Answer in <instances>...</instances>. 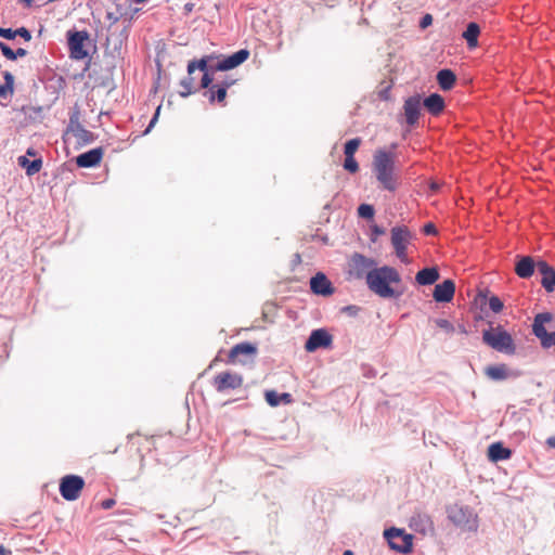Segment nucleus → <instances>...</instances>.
I'll return each mask as SVG.
<instances>
[{
	"label": "nucleus",
	"instance_id": "nucleus-33",
	"mask_svg": "<svg viewBox=\"0 0 555 555\" xmlns=\"http://www.w3.org/2000/svg\"><path fill=\"white\" fill-rule=\"evenodd\" d=\"M181 87L183 90L180 91L182 96H188L193 92L194 79L192 75L181 81Z\"/></svg>",
	"mask_w": 555,
	"mask_h": 555
},
{
	"label": "nucleus",
	"instance_id": "nucleus-29",
	"mask_svg": "<svg viewBox=\"0 0 555 555\" xmlns=\"http://www.w3.org/2000/svg\"><path fill=\"white\" fill-rule=\"evenodd\" d=\"M485 374L493 380H504L508 378V367L505 364L490 365L486 367Z\"/></svg>",
	"mask_w": 555,
	"mask_h": 555
},
{
	"label": "nucleus",
	"instance_id": "nucleus-13",
	"mask_svg": "<svg viewBox=\"0 0 555 555\" xmlns=\"http://www.w3.org/2000/svg\"><path fill=\"white\" fill-rule=\"evenodd\" d=\"M333 336L324 328L314 330L305 344L308 352H313L319 348H328L332 346Z\"/></svg>",
	"mask_w": 555,
	"mask_h": 555
},
{
	"label": "nucleus",
	"instance_id": "nucleus-35",
	"mask_svg": "<svg viewBox=\"0 0 555 555\" xmlns=\"http://www.w3.org/2000/svg\"><path fill=\"white\" fill-rule=\"evenodd\" d=\"M488 305H489V308L494 313H500L504 308L503 301L498 296H491L489 298Z\"/></svg>",
	"mask_w": 555,
	"mask_h": 555
},
{
	"label": "nucleus",
	"instance_id": "nucleus-48",
	"mask_svg": "<svg viewBox=\"0 0 555 555\" xmlns=\"http://www.w3.org/2000/svg\"><path fill=\"white\" fill-rule=\"evenodd\" d=\"M115 500L114 499H106L104 501L101 502V506L103 509H109L112 508L114 505H115Z\"/></svg>",
	"mask_w": 555,
	"mask_h": 555
},
{
	"label": "nucleus",
	"instance_id": "nucleus-34",
	"mask_svg": "<svg viewBox=\"0 0 555 555\" xmlns=\"http://www.w3.org/2000/svg\"><path fill=\"white\" fill-rule=\"evenodd\" d=\"M344 168L351 173L359 171V164L354 156H345Z\"/></svg>",
	"mask_w": 555,
	"mask_h": 555
},
{
	"label": "nucleus",
	"instance_id": "nucleus-57",
	"mask_svg": "<svg viewBox=\"0 0 555 555\" xmlns=\"http://www.w3.org/2000/svg\"><path fill=\"white\" fill-rule=\"evenodd\" d=\"M22 3H24L26 7H31L33 5V2L34 0H20Z\"/></svg>",
	"mask_w": 555,
	"mask_h": 555
},
{
	"label": "nucleus",
	"instance_id": "nucleus-12",
	"mask_svg": "<svg viewBox=\"0 0 555 555\" xmlns=\"http://www.w3.org/2000/svg\"><path fill=\"white\" fill-rule=\"evenodd\" d=\"M88 37L87 31L68 33V48L72 59L83 60L88 56V51L85 48Z\"/></svg>",
	"mask_w": 555,
	"mask_h": 555
},
{
	"label": "nucleus",
	"instance_id": "nucleus-28",
	"mask_svg": "<svg viewBox=\"0 0 555 555\" xmlns=\"http://www.w3.org/2000/svg\"><path fill=\"white\" fill-rule=\"evenodd\" d=\"M480 34V27L476 23H469L466 30L463 33V38L466 40L469 49H474L478 46V36Z\"/></svg>",
	"mask_w": 555,
	"mask_h": 555
},
{
	"label": "nucleus",
	"instance_id": "nucleus-55",
	"mask_svg": "<svg viewBox=\"0 0 555 555\" xmlns=\"http://www.w3.org/2000/svg\"><path fill=\"white\" fill-rule=\"evenodd\" d=\"M546 444L550 448L555 449V436L548 437L546 440Z\"/></svg>",
	"mask_w": 555,
	"mask_h": 555
},
{
	"label": "nucleus",
	"instance_id": "nucleus-8",
	"mask_svg": "<svg viewBox=\"0 0 555 555\" xmlns=\"http://www.w3.org/2000/svg\"><path fill=\"white\" fill-rule=\"evenodd\" d=\"M384 537L388 541L391 550L402 554H409L412 552L413 537L405 533L404 530L397 528L386 529L384 531Z\"/></svg>",
	"mask_w": 555,
	"mask_h": 555
},
{
	"label": "nucleus",
	"instance_id": "nucleus-18",
	"mask_svg": "<svg viewBox=\"0 0 555 555\" xmlns=\"http://www.w3.org/2000/svg\"><path fill=\"white\" fill-rule=\"evenodd\" d=\"M455 293V284L452 280H444L440 284H436L433 297L437 302H450Z\"/></svg>",
	"mask_w": 555,
	"mask_h": 555
},
{
	"label": "nucleus",
	"instance_id": "nucleus-58",
	"mask_svg": "<svg viewBox=\"0 0 555 555\" xmlns=\"http://www.w3.org/2000/svg\"><path fill=\"white\" fill-rule=\"evenodd\" d=\"M0 555H7V551L2 545H0Z\"/></svg>",
	"mask_w": 555,
	"mask_h": 555
},
{
	"label": "nucleus",
	"instance_id": "nucleus-26",
	"mask_svg": "<svg viewBox=\"0 0 555 555\" xmlns=\"http://www.w3.org/2000/svg\"><path fill=\"white\" fill-rule=\"evenodd\" d=\"M17 164L25 169L27 176H34L38 173L42 168V159L37 158L34 160H29L27 156H20L17 158Z\"/></svg>",
	"mask_w": 555,
	"mask_h": 555
},
{
	"label": "nucleus",
	"instance_id": "nucleus-37",
	"mask_svg": "<svg viewBox=\"0 0 555 555\" xmlns=\"http://www.w3.org/2000/svg\"><path fill=\"white\" fill-rule=\"evenodd\" d=\"M266 401L271 406H278L281 403L280 395L274 390H268L264 393Z\"/></svg>",
	"mask_w": 555,
	"mask_h": 555
},
{
	"label": "nucleus",
	"instance_id": "nucleus-25",
	"mask_svg": "<svg viewBox=\"0 0 555 555\" xmlns=\"http://www.w3.org/2000/svg\"><path fill=\"white\" fill-rule=\"evenodd\" d=\"M511 455L512 451L507 448H504L500 442L492 443L488 448V457L492 462L507 460L511 457Z\"/></svg>",
	"mask_w": 555,
	"mask_h": 555
},
{
	"label": "nucleus",
	"instance_id": "nucleus-32",
	"mask_svg": "<svg viewBox=\"0 0 555 555\" xmlns=\"http://www.w3.org/2000/svg\"><path fill=\"white\" fill-rule=\"evenodd\" d=\"M361 139L354 138L346 142L344 147V154L345 156H354V153L358 151L359 146L361 145Z\"/></svg>",
	"mask_w": 555,
	"mask_h": 555
},
{
	"label": "nucleus",
	"instance_id": "nucleus-53",
	"mask_svg": "<svg viewBox=\"0 0 555 555\" xmlns=\"http://www.w3.org/2000/svg\"><path fill=\"white\" fill-rule=\"evenodd\" d=\"M26 54H27V51H26L25 49H23V48H18V49L15 51V53H14V55H15V60H16L17 57H23V56H25Z\"/></svg>",
	"mask_w": 555,
	"mask_h": 555
},
{
	"label": "nucleus",
	"instance_id": "nucleus-49",
	"mask_svg": "<svg viewBox=\"0 0 555 555\" xmlns=\"http://www.w3.org/2000/svg\"><path fill=\"white\" fill-rule=\"evenodd\" d=\"M159 109H160V106H158V108L156 109V113L155 115L153 116L147 129L145 130V133L150 131V129L155 125V122L157 121V118H158V115H159Z\"/></svg>",
	"mask_w": 555,
	"mask_h": 555
},
{
	"label": "nucleus",
	"instance_id": "nucleus-23",
	"mask_svg": "<svg viewBox=\"0 0 555 555\" xmlns=\"http://www.w3.org/2000/svg\"><path fill=\"white\" fill-rule=\"evenodd\" d=\"M439 271L437 268H425L420 270L415 275V281L420 285H431L435 284L439 280Z\"/></svg>",
	"mask_w": 555,
	"mask_h": 555
},
{
	"label": "nucleus",
	"instance_id": "nucleus-52",
	"mask_svg": "<svg viewBox=\"0 0 555 555\" xmlns=\"http://www.w3.org/2000/svg\"><path fill=\"white\" fill-rule=\"evenodd\" d=\"M195 4L193 2H188L184 4V13L188 15L194 10Z\"/></svg>",
	"mask_w": 555,
	"mask_h": 555
},
{
	"label": "nucleus",
	"instance_id": "nucleus-36",
	"mask_svg": "<svg viewBox=\"0 0 555 555\" xmlns=\"http://www.w3.org/2000/svg\"><path fill=\"white\" fill-rule=\"evenodd\" d=\"M358 214L362 218L371 219L374 217V208L372 205L361 204L358 208Z\"/></svg>",
	"mask_w": 555,
	"mask_h": 555
},
{
	"label": "nucleus",
	"instance_id": "nucleus-1",
	"mask_svg": "<svg viewBox=\"0 0 555 555\" xmlns=\"http://www.w3.org/2000/svg\"><path fill=\"white\" fill-rule=\"evenodd\" d=\"M401 282L400 273L389 266L374 268L367 273L366 285L371 292L382 298H395L400 294L392 287Z\"/></svg>",
	"mask_w": 555,
	"mask_h": 555
},
{
	"label": "nucleus",
	"instance_id": "nucleus-46",
	"mask_svg": "<svg viewBox=\"0 0 555 555\" xmlns=\"http://www.w3.org/2000/svg\"><path fill=\"white\" fill-rule=\"evenodd\" d=\"M13 93V88H9L7 83H3V85H0V96L1 98H7L8 94H12Z\"/></svg>",
	"mask_w": 555,
	"mask_h": 555
},
{
	"label": "nucleus",
	"instance_id": "nucleus-20",
	"mask_svg": "<svg viewBox=\"0 0 555 555\" xmlns=\"http://www.w3.org/2000/svg\"><path fill=\"white\" fill-rule=\"evenodd\" d=\"M249 56V51L246 49H242L232 55H229L221 62H219L216 66V69L218 70H229L232 69L242 63H244Z\"/></svg>",
	"mask_w": 555,
	"mask_h": 555
},
{
	"label": "nucleus",
	"instance_id": "nucleus-24",
	"mask_svg": "<svg viewBox=\"0 0 555 555\" xmlns=\"http://www.w3.org/2000/svg\"><path fill=\"white\" fill-rule=\"evenodd\" d=\"M424 106L430 114L437 116L444 108V100L440 94L433 93L424 100Z\"/></svg>",
	"mask_w": 555,
	"mask_h": 555
},
{
	"label": "nucleus",
	"instance_id": "nucleus-16",
	"mask_svg": "<svg viewBox=\"0 0 555 555\" xmlns=\"http://www.w3.org/2000/svg\"><path fill=\"white\" fill-rule=\"evenodd\" d=\"M310 288L312 293L322 296H331L335 292L332 282L322 272H318L314 276L311 278Z\"/></svg>",
	"mask_w": 555,
	"mask_h": 555
},
{
	"label": "nucleus",
	"instance_id": "nucleus-10",
	"mask_svg": "<svg viewBox=\"0 0 555 555\" xmlns=\"http://www.w3.org/2000/svg\"><path fill=\"white\" fill-rule=\"evenodd\" d=\"M65 134H72L79 145H86L94 141V134L79 122V112L75 111L70 117Z\"/></svg>",
	"mask_w": 555,
	"mask_h": 555
},
{
	"label": "nucleus",
	"instance_id": "nucleus-30",
	"mask_svg": "<svg viewBox=\"0 0 555 555\" xmlns=\"http://www.w3.org/2000/svg\"><path fill=\"white\" fill-rule=\"evenodd\" d=\"M205 95L211 103L215 101L218 103H223L227 96V91L224 90V87L216 83L208 88V90L205 92Z\"/></svg>",
	"mask_w": 555,
	"mask_h": 555
},
{
	"label": "nucleus",
	"instance_id": "nucleus-15",
	"mask_svg": "<svg viewBox=\"0 0 555 555\" xmlns=\"http://www.w3.org/2000/svg\"><path fill=\"white\" fill-rule=\"evenodd\" d=\"M257 353V347L248 341L240 343L233 346L229 351V363H244L241 357H255Z\"/></svg>",
	"mask_w": 555,
	"mask_h": 555
},
{
	"label": "nucleus",
	"instance_id": "nucleus-19",
	"mask_svg": "<svg viewBox=\"0 0 555 555\" xmlns=\"http://www.w3.org/2000/svg\"><path fill=\"white\" fill-rule=\"evenodd\" d=\"M537 271L542 275L541 284L546 292L555 291V270L546 261L537 262Z\"/></svg>",
	"mask_w": 555,
	"mask_h": 555
},
{
	"label": "nucleus",
	"instance_id": "nucleus-17",
	"mask_svg": "<svg viewBox=\"0 0 555 555\" xmlns=\"http://www.w3.org/2000/svg\"><path fill=\"white\" fill-rule=\"evenodd\" d=\"M406 122L413 126L417 122L421 114V96H410L404 101L403 105Z\"/></svg>",
	"mask_w": 555,
	"mask_h": 555
},
{
	"label": "nucleus",
	"instance_id": "nucleus-50",
	"mask_svg": "<svg viewBox=\"0 0 555 555\" xmlns=\"http://www.w3.org/2000/svg\"><path fill=\"white\" fill-rule=\"evenodd\" d=\"M372 232L375 236H379V235H384L385 234V230L379 228L378 225H374L372 228Z\"/></svg>",
	"mask_w": 555,
	"mask_h": 555
},
{
	"label": "nucleus",
	"instance_id": "nucleus-39",
	"mask_svg": "<svg viewBox=\"0 0 555 555\" xmlns=\"http://www.w3.org/2000/svg\"><path fill=\"white\" fill-rule=\"evenodd\" d=\"M121 15L122 14L119 10V5H117L115 12H107L106 20L109 22V25H114L120 20Z\"/></svg>",
	"mask_w": 555,
	"mask_h": 555
},
{
	"label": "nucleus",
	"instance_id": "nucleus-2",
	"mask_svg": "<svg viewBox=\"0 0 555 555\" xmlns=\"http://www.w3.org/2000/svg\"><path fill=\"white\" fill-rule=\"evenodd\" d=\"M373 172L384 190L393 192L398 188L395 156L385 150H377L373 156Z\"/></svg>",
	"mask_w": 555,
	"mask_h": 555
},
{
	"label": "nucleus",
	"instance_id": "nucleus-4",
	"mask_svg": "<svg viewBox=\"0 0 555 555\" xmlns=\"http://www.w3.org/2000/svg\"><path fill=\"white\" fill-rule=\"evenodd\" d=\"M482 340L499 352L514 354L516 351L513 337L502 326L490 327L483 331Z\"/></svg>",
	"mask_w": 555,
	"mask_h": 555
},
{
	"label": "nucleus",
	"instance_id": "nucleus-59",
	"mask_svg": "<svg viewBox=\"0 0 555 555\" xmlns=\"http://www.w3.org/2000/svg\"><path fill=\"white\" fill-rule=\"evenodd\" d=\"M343 555H353V552H352V551H350V550H347V551H345V552H344V554H343Z\"/></svg>",
	"mask_w": 555,
	"mask_h": 555
},
{
	"label": "nucleus",
	"instance_id": "nucleus-51",
	"mask_svg": "<svg viewBox=\"0 0 555 555\" xmlns=\"http://www.w3.org/2000/svg\"><path fill=\"white\" fill-rule=\"evenodd\" d=\"M280 399H281V402H284V403H291L292 402V396L287 392H284L282 395H280Z\"/></svg>",
	"mask_w": 555,
	"mask_h": 555
},
{
	"label": "nucleus",
	"instance_id": "nucleus-6",
	"mask_svg": "<svg viewBox=\"0 0 555 555\" xmlns=\"http://www.w3.org/2000/svg\"><path fill=\"white\" fill-rule=\"evenodd\" d=\"M376 267V261L373 258H369L362 254L354 253L351 255L348 261V275L352 279L361 280L365 278L367 280V273Z\"/></svg>",
	"mask_w": 555,
	"mask_h": 555
},
{
	"label": "nucleus",
	"instance_id": "nucleus-27",
	"mask_svg": "<svg viewBox=\"0 0 555 555\" xmlns=\"http://www.w3.org/2000/svg\"><path fill=\"white\" fill-rule=\"evenodd\" d=\"M437 81L442 90H451L455 85L456 76L451 69H441L437 74Z\"/></svg>",
	"mask_w": 555,
	"mask_h": 555
},
{
	"label": "nucleus",
	"instance_id": "nucleus-43",
	"mask_svg": "<svg viewBox=\"0 0 555 555\" xmlns=\"http://www.w3.org/2000/svg\"><path fill=\"white\" fill-rule=\"evenodd\" d=\"M433 23V16L430 14H425L422 20H421V23H420V27L425 29L427 28L428 26H430Z\"/></svg>",
	"mask_w": 555,
	"mask_h": 555
},
{
	"label": "nucleus",
	"instance_id": "nucleus-5",
	"mask_svg": "<svg viewBox=\"0 0 555 555\" xmlns=\"http://www.w3.org/2000/svg\"><path fill=\"white\" fill-rule=\"evenodd\" d=\"M391 245L395 249L396 256L404 263H409L408 246L414 238L413 233L405 227H393L390 231Z\"/></svg>",
	"mask_w": 555,
	"mask_h": 555
},
{
	"label": "nucleus",
	"instance_id": "nucleus-9",
	"mask_svg": "<svg viewBox=\"0 0 555 555\" xmlns=\"http://www.w3.org/2000/svg\"><path fill=\"white\" fill-rule=\"evenodd\" d=\"M85 480L78 475H66L60 481V493L66 501H75L80 496Z\"/></svg>",
	"mask_w": 555,
	"mask_h": 555
},
{
	"label": "nucleus",
	"instance_id": "nucleus-38",
	"mask_svg": "<svg viewBox=\"0 0 555 555\" xmlns=\"http://www.w3.org/2000/svg\"><path fill=\"white\" fill-rule=\"evenodd\" d=\"M435 324L437 327L441 328L448 334H451L454 332V326L446 319H436Z\"/></svg>",
	"mask_w": 555,
	"mask_h": 555
},
{
	"label": "nucleus",
	"instance_id": "nucleus-42",
	"mask_svg": "<svg viewBox=\"0 0 555 555\" xmlns=\"http://www.w3.org/2000/svg\"><path fill=\"white\" fill-rule=\"evenodd\" d=\"M16 33L12 30L11 28H2L0 27V37L7 38V39H13L15 38Z\"/></svg>",
	"mask_w": 555,
	"mask_h": 555
},
{
	"label": "nucleus",
	"instance_id": "nucleus-21",
	"mask_svg": "<svg viewBox=\"0 0 555 555\" xmlns=\"http://www.w3.org/2000/svg\"><path fill=\"white\" fill-rule=\"evenodd\" d=\"M103 157V150L101 147L90 150L80 154L76 158V164L81 168H90L100 164Z\"/></svg>",
	"mask_w": 555,
	"mask_h": 555
},
{
	"label": "nucleus",
	"instance_id": "nucleus-41",
	"mask_svg": "<svg viewBox=\"0 0 555 555\" xmlns=\"http://www.w3.org/2000/svg\"><path fill=\"white\" fill-rule=\"evenodd\" d=\"M14 33H16V36L24 38L26 41H29L31 39L30 31L28 29H26L25 27H21V28L14 30Z\"/></svg>",
	"mask_w": 555,
	"mask_h": 555
},
{
	"label": "nucleus",
	"instance_id": "nucleus-44",
	"mask_svg": "<svg viewBox=\"0 0 555 555\" xmlns=\"http://www.w3.org/2000/svg\"><path fill=\"white\" fill-rule=\"evenodd\" d=\"M212 79L209 76L208 72L203 74L202 80H201V87L204 89L210 88L209 85L211 83Z\"/></svg>",
	"mask_w": 555,
	"mask_h": 555
},
{
	"label": "nucleus",
	"instance_id": "nucleus-45",
	"mask_svg": "<svg viewBox=\"0 0 555 555\" xmlns=\"http://www.w3.org/2000/svg\"><path fill=\"white\" fill-rule=\"evenodd\" d=\"M423 231L427 235H435L437 233L435 224L430 222L424 225Z\"/></svg>",
	"mask_w": 555,
	"mask_h": 555
},
{
	"label": "nucleus",
	"instance_id": "nucleus-7",
	"mask_svg": "<svg viewBox=\"0 0 555 555\" xmlns=\"http://www.w3.org/2000/svg\"><path fill=\"white\" fill-rule=\"evenodd\" d=\"M554 319L551 312L539 313L534 317L532 332L539 338L543 348L555 346V332L548 333L545 325Z\"/></svg>",
	"mask_w": 555,
	"mask_h": 555
},
{
	"label": "nucleus",
	"instance_id": "nucleus-22",
	"mask_svg": "<svg viewBox=\"0 0 555 555\" xmlns=\"http://www.w3.org/2000/svg\"><path fill=\"white\" fill-rule=\"evenodd\" d=\"M534 269H537V263H534L533 259L529 256L521 257L515 266V272L521 279L530 278Z\"/></svg>",
	"mask_w": 555,
	"mask_h": 555
},
{
	"label": "nucleus",
	"instance_id": "nucleus-47",
	"mask_svg": "<svg viewBox=\"0 0 555 555\" xmlns=\"http://www.w3.org/2000/svg\"><path fill=\"white\" fill-rule=\"evenodd\" d=\"M3 78H4V83H7L9 88H11V87L13 88V85H14L13 75L10 72H4Z\"/></svg>",
	"mask_w": 555,
	"mask_h": 555
},
{
	"label": "nucleus",
	"instance_id": "nucleus-56",
	"mask_svg": "<svg viewBox=\"0 0 555 555\" xmlns=\"http://www.w3.org/2000/svg\"><path fill=\"white\" fill-rule=\"evenodd\" d=\"M36 154H37L36 151L31 147H29L26 152V155H28V156H36Z\"/></svg>",
	"mask_w": 555,
	"mask_h": 555
},
{
	"label": "nucleus",
	"instance_id": "nucleus-11",
	"mask_svg": "<svg viewBox=\"0 0 555 555\" xmlns=\"http://www.w3.org/2000/svg\"><path fill=\"white\" fill-rule=\"evenodd\" d=\"M243 385V377L237 373L230 371L217 374L212 379V386L218 392L234 390L241 388Z\"/></svg>",
	"mask_w": 555,
	"mask_h": 555
},
{
	"label": "nucleus",
	"instance_id": "nucleus-54",
	"mask_svg": "<svg viewBox=\"0 0 555 555\" xmlns=\"http://www.w3.org/2000/svg\"><path fill=\"white\" fill-rule=\"evenodd\" d=\"M234 83V80H224L221 83H219L221 87H224V90L228 91V89Z\"/></svg>",
	"mask_w": 555,
	"mask_h": 555
},
{
	"label": "nucleus",
	"instance_id": "nucleus-31",
	"mask_svg": "<svg viewBox=\"0 0 555 555\" xmlns=\"http://www.w3.org/2000/svg\"><path fill=\"white\" fill-rule=\"evenodd\" d=\"M196 69H199L203 73H207V59L203 57L201 60H193L188 65V74L191 76Z\"/></svg>",
	"mask_w": 555,
	"mask_h": 555
},
{
	"label": "nucleus",
	"instance_id": "nucleus-3",
	"mask_svg": "<svg viewBox=\"0 0 555 555\" xmlns=\"http://www.w3.org/2000/svg\"><path fill=\"white\" fill-rule=\"evenodd\" d=\"M448 519L462 531L476 532L479 527L478 515L468 506L453 504L447 507Z\"/></svg>",
	"mask_w": 555,
	"mask_h": 555
},
{
	"label": "nucleus",
	"instance_id": "nucleus-14",
	"mask_svg": "<svg viewBox=\"0 0 555 555\" xmlns=\"http://www.w3.org/2000/svg\"><path fill=\"white\" fill-rule=\"evenodd\" d=\"M410 527L424 535L433 534L435 532V526L431 517L423 512H416L410 519Z\"/></svg>",
	"mask_w": 555,
	"mask_h": 555
},
{
	"label": "nucleus",
	"instance_id": "nucleus-40",
	"mask_svg": "<svg viewBox=\"0 0 555 555\" xmlns=\"http://www.w3.org/2000/svg\"><path fill=\"white\" fill-rule=\"evenodd\" d=\"M0 49L7 59H9L11 61L15 60V55H14L15 51H13L7 43L0 42Z\"/></svg>",
	"mask_w": 555,
	"mask_h": 555
}]
</instances>
